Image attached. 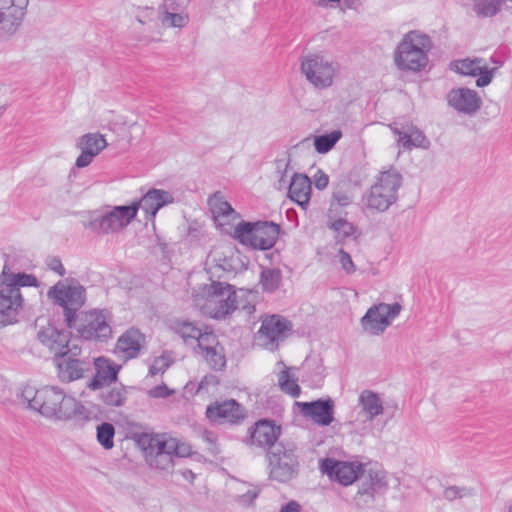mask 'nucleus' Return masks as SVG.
Masks as SVG:
<instances>
[{
    "instance_id": "4468645a",
    "label": "nucleus",
    "mask_w": 512,
    "mask_h": 512,
    "mask_svg": "<svg viewBox=\"0 0 512 512\" xmlns=\"http://www.w3.org/2000/svg\"><path fill=\"white\" fill-rule=\"evenodd\" d=\"M447 104L459 114L474 116L481 108L482 99L477 91L466 88H453L446 96Z\"/></svg>"
},
{
    "instance_id": "393cba45",
    "label": "nucleus",
    "mask_w": 512,
    "mask_h": 512,
    "mask_svg": "<svg viewBox=\"0 0 512 512\" xmlns=\"http://www.w3.org/2000/svg\"><path fill=\"white\" fill-rule=\"evenodd\" d=\"M0 285H5L20 292V287H37L39 281L33 274L14 271L10 259L7 258L0 274Z\"/></svg>"
},
{
    "instance_id": "58836bf2",
    "label": "nucleus",
    "mask_w": 512,
    "mask_h": 512,
    "mask_svg": "<svg viewBox=\"0 0 512 512\" xmlns=\"http://www.w3.org/2000/svg\"><path fill=\"white\" fill-rule=\"evenodd\" d=\"M278 385L284 393L292 397L297 398L301 394V388L298 385L297 380L295 378H291L289 368L287 367L278 374Z\"/></svg>"
},
{
    "instance_id": "7ed1b4c3",
    "label": "nucleus",
    "mask_w": 512,
    "mask_h": 512,
    "mask_svg": "<svg viewBox=\"0 0 512 512\" xmlns=\"http://www.w3.org/2000/svg\"><path fill=\"white\" fill-rule=\"evenodd\" d=\"M402 180V175L397 170L381 172L375 184L362 197L366 208L377 212L387 211L398 199Z\"/></svg>"
},
{
    "instance_id": "f03ea898",
    "label": "nucleus",
    "mask_w": 512,
    "mask_h": 512,
    "mask_svg": "<svg viewBox=\"0 0 512 512\" xmlns=\"http://www.w3.org/2000/svg\"><path fill=\"white\" fill-rule=\"evenodd\" d=\"M433 47L429 35L411 30L403 35L394 50V63L400 71L420 72L429 62L428 54Z\"/></svg>"
},
{
    "instance_id": "49530a36",
    "label": "nucleus",
    "mask_w": 512,
    "mask_h": 512,
    "mask_svg": "<svg viewBox=\"0 0 512 512\" xmlns=\"http://www.w3.org/2000/svg\"><path fill=\"white\" fill-rule=\"evenodd\" d=\"M161 22L168 27L182 28L188 23V15L182 12H176L170 15H162Z\"/></svg>"
},
{
    "instance_id": "f8f14e48",
    "label": "nucleus",
    "mask_w": 512,
    "mask_h": 512,
    "mask_svg": "<svg viewBox=\"0 0 512 512\" xmlns=\"http://www.w3.org/2000/svg\"><path fill=\"white\" fill-rule=\"evenodd\" d=\"M301 71L316 88H328L333 83L334 68L322 56L312 54L304 57L301 61Z\"/></svg>"
},
{
    "instance_id": "0eeeda50",
    "label": "nucleus",
    "mask_w": 512,
    "mask_h": 512,
    "mask_svg": "<svg viewBox=\"0 0 512 512\" xmlns=\"http://www.w3.org/2000/svg\"><path fill=\"white\" fill-rule=\"evenodd\" d=\"M66 326L87 341H106L112 335L110 313L106 309L82 311Z\"/></svg>"
},
{
    "instance_id": "6ab92c4d",
    "label": "nucleus",
    "mask_w": 512,
    "mask_h": 512,
    "mask_svg": "<svg viewBox=\"0 0 512 512\" xmlns=\"http://www.w3.org/2000/svg\"><path fill=\"white\" fill-rule=\"evenodd\" d=\"M481 62V58H465L453 61L450 67L451 70L464 76H479L476 80V86L485 87L492 82L497 67L490 69L487 66H481Z\"/></svg>"
},
{
    "instance_id": "b1692460",
    "label": "nucleus",
    "mask_w": 512,
    "mask_h": 512,
    "mask_svg": "<svg viewBox=\"0 0 512 512\" xmlns=\"http://www.w3.org/2000/svg\"><path fill=\"white\" fill-rule=\"evenodd\" d=\"M393 134L398 136V145L405 150L412 148H427L429 141L424 133L414 125H407L401 128L390 125Z\"/></svg>"
},
{
    "instance_id": "1a4fd4ad",
    "label": "nucleus",
    "mask_w": 512,
    "mask_h": 512,
    "mask_svg": "<svg viewBox=\"0 0 512 512\" xmlns=\"http://www.w3.org/2000/svg\"><path fill=\"white\" fill-rule=\"evenodd\" d=\"M81 353L80 347L72 345L65 353L52 358L57 376L62 383L80 380L91 370V362L88 358L80 357Z\"/></svg>"
},
{
    "instance_id": "79ce46f5",
    "label": "nucleus",
    "mask_w": 512,
    "mask_h": 512,
    "mask_svg": "<svg viewBox=\"0 0 512 512\" xmlns=\"http://www.w3.org/2000/svg\"><path fill=\"white\" fill-rule=\"evenodd\" d=\"M202 356L212 370L222 371L226 367V358L222 346L208 350Z\"/></svg>"
},
{
    "instance_id": "09e8293b",
    "label": "nucleus",
    "mask_w": 512,
    "mask_h": 512,
    "mask_svg": "<svg viewBox=\"0 0 512 512\" xmlns=\"http://www.w3.org/2000/svg\"><path fill=\"white\" fill-rule=\"evenodd\" d=\"M368 481L377 492L386 490L387 481L384 472L370 469L368 471Z\"/></svg>"
},
{
    "instance_id": "603ef678",
    "label": "nucleus",
    "mask_w": 512,
    "mask_h": 512,
    "mask_svg": "<svg viewBox=\"0 0 512 512\" xmlns=\"http://www.w3.org/2000/svg\"><path fill=\"white\" fill-rule=\"evenodd\" d=\"M184 0H164L163 2V13L162 15H170L176 12L184 11L183 7Z\"/></svg>"
},
{
    "instance_id": "6e6d98bb",
    "label": "nucleus",
    "mask_w": 512,
    "mask_h": 512,
    "mask_svg": "<svg viewBox=\"0 0 512 512\" xmlns=\"http://www.w3.org/2000/svg\"><path fill=\"white\" fill-rule=\"evenodd\" d=\"M329 184V176L322 170H318L314 175V185L318 190L325 189Z\"/></svg>"
},
{
    "instance_id": "680f3d73",
    "label": "nucleus",
    "mask_w": 512,
    "mask_h": 512,
    "mask_svg": "<svg viewBox=\"0 0 512 512\" xmlns=\"http://www.w3.org/2000/svg\"><path fill=\"white\" fill-rule=\"evenodd\" d=\"M259 492L256 490H248L246 493L241 495V502L244 504H252L254 500L258 497Z\"/></svg>"
},
{
    "instance_id": "423d86ee",
    "label": "nucleus",
    "mask_w": 512,
    "mask_h": 512,
    "mask_svg": "<svg viewBox=\"0 0 512 512\" xmlns=\"http://www.w3.org/2000/svg\"><path fill=\"white\" fill-rule=\"evenodd\" d=\"M296 452L293 441H280L267 452L271 479L286 483L298 475L300 464Z\"/></svg>"
},
{
    "instance_id": "bb28decb",
    "label": "nucleus",
    "mask_w": 512,
    "mask_h": 512,
    "mask_svg": "<svg viewBox=\"0 0 512 512\" xmlns=\"http://www.w3.org/2000/svg\"><path fill=\"white\" fill-rule=\"evenodd\" d=\"M155 445L157 446V452L154 455V460L151 461V465L162 470L172 466L174 450L177 449V439H166L164 435H160L159 441Z\"/></svg>"
},
{
    "instance_id": "412c9836",
    "label": "nucleus",
    "mask_w": 512,
    "mask_h": 512,
    "mask_svg": "<svg viewBox=\"0 0 512 512\" xmlns=\"http://www.w3.org/2000/svg\"><path fill=\"white\" fill-rule=\"evenodd\" d=\"M107 146L106 139L99 133H87L79 138L78 148L81 154L77 157L75 166L84 168L90 165L93 159Z\"/></svg>"
},
{
    "instance_id": "4be33fe9",
    "label": "nucleus",
    "mask_w": 512,
    "mask_h": 512,
    "mask_svg": "<svg viewBox=\"0 0 512 512\" xmlns=\"http://www.w3.org/2000/svg\"><path fill=\"white\" fill-rule=\"evenodd\" d=\"M173 202L174 197L169 191L152 188L143 195L139 202H133L130 206H136L137 211L142 209L147 219H154L162 207Z\"/></svg>"
},
{
    "instance_id": "a19ab883",
    "label": "nucleus",
    "mask_w": 512,
    "mask_h": 512,
    "mask_svg": "<svg viewBox=\"0 0 512 512\" xmlns=\"http://www.w3.org/2000/svg\"><path fill=\"white\" fill-rule=\"evenodd\" d=\"M115 428L111 423L103 422L97 426L96 437L99 444L106 450L114 446Z\"/></svg>"
},
{
    "instance_id": "e2e57ef3",
    "label": "nucleus",
    "mask_w": 512,
    "mask_h": 512,
    "mask_svg": "<svg viewBox=\"0 0 512 512\" xmlns=\"http://www.w3.org/2000/svg\"><path fill=\"white\" fill-rule=\"evenodd\" d=\"M342 5V10L351 9L358 11L362 6V0H343Z\"/></svg>"
},
{
    "instance_id": "3c124183",
    "label": "nucleus",
    "mask_w": 512,
    "mask_h": 512,
    "mask_svg": "<svg viewBox=\"0 0 512 512\" xmlns=\"http://www.w3.org/2000/svg\"><path fill=\"white\" fill-rule=\"evenodd\" d=\"M339 262L343 270L348 274H352L356 271V267L352 261V258L349 253H347L344 249H340L338 252Z\"/></svg>"
},
{
    "instance_id": "a878e982",
    "label": "nucleus",
    "mask_w": 512,
    "mask_h": 512,
    "mask_svg": "<svg viewBox=\"0 0 512 512\" xmlns=\"http://www.w3.org/2000/svg\"><path fill=\"white\" fill-rule=\"evenodd\" d=\"M311 180L305 174L294 173L288 188V197L306 210L311 198Z\"/></svg>"
},
{
    "instance_id": "cd10ccee",
    "label": "nucleus",
    "mask_w": 512,
    "mask_h": 512,
    "mask_svg": "<svg viewBox=\"0 0 512 512\" xmlns=\"http://www.w3.org/2000/svg\"><path fill=\"white\" fill-rule=\"evenodd\" d=\"M361 325L363 330L370 335H381L390 324L382 315L379 305H374L361 318Z\"/></svg>"
},
{
    "instance_id": "7c9ffc66",
    "label": "nucleus",
    "mask_w": 512,
    "mask_h": 512,
    "mask_svg": "<svg viewBox=\"0 0 512 512\" xmlns=\"http://www.w3.org/2000/svg\"><path fill=\"white\" fill-rule=\"evenodd\" d=\"M327 227L335 233L336 244H344L357 232V227L342 216L328 218Z\"/></svg>"
},
{
    "instance_id": "8fccbe9b",
    "label": "nucleus",
    "mask_w": 512,
    "mask_h": 512,
    "mask_svg": "<svg viewBox=\"0 0 512 512\" xmlns=\"http://www.w3.org/2000/svg\"><path fill=\"white\" fill-rule=\"evenodd\" d=\"M380 307V310L382 311V315L387 318V321H389V324H391V321L396 318L402 309L401 305L397 302L392 304H386V303H380L378 304Z\"/></svg>"
},
{
    "instance_id": "20e7f679",
    "label": "nucleus",
    "mask_w": 512,
    "mask_h": 512,
    "mask_svg": "<svg viewBox=\"0 0 512 512\" xmlns=\"http://www.w3.org/2000/svg\"><path fill=\"white\" fill-rule=\"evenodd\" d=\"M281 227L272 221L242 220L234 228L235 238L255 250H269L277 242Z\"/></svg>"
},
{
    "instance_id": "ddd939ff",
    "label": "nucleus",
    "mask_w": 512,
    "mask_h": 512,
    "mask_svg": "<svg viewBox=\"0 0 512 512\" xmlns=\"http://www.w3.org/2000/svg\"><path fill=\"white\" fill-rule=\"evenodd\" d=\"M320 467L323 473L343 486L351 485L364 473V466L360 463L355 464L330 458L322 459Z\"/></svg>"
},
{
    "instance_id": "c85d7f7f",
    "label": "nucleus",
    "mask_w": 512,
    "mask_h": 512,
    "mask_svg": "<svg viewBox=\"0 0 512 512\" xmlns=\"http://www.w3.org/2000/svg\"><path fill=\"white\" fill-rule=\"evenodd\" d=\"M358 405L365 415V421H373L384 411L379 395L372 390H363L358 398Z\"/></svg>"
},
{
    "instance_id": "c03bdc74",
    "label": "nucleus",
    "mask_w": 512,
    "mask_h": 512,
    "mask_svg": "<svg viewBox=\"0 0 512 512\" xmlns=\"http://www.w3.org/2000/svg\"><path fill=\"white\" fill-rule=\"evenodd\" d=\"M196 341L201 350V354L221 346L218 337L208 326L203 327L201 336H199Z\"/></svg>"
},
{
    "instance_id": "37998d69",
    "label": "nucleus",
    "mask_w": 512,
    "mask_h": 512,
    "mask_svg": "<svg viewBox=\"0 0 512 512\" xmlns=\"http://www.w3.org/2000/svg\"><path fill=\"white\" fill-rule=\"evenodd\" d=\"M160 435H152L148 433L135 434L134 440L137 445L144 451L146 456L154 457L156 454L157 446L155 445L159 441Z\"/></svg>"
},
{
    "instance_id": "4d7b16f0",
    "label": "nucleus",
    "mask_w": 512,
    "mask_h": 512,
    "mask_svg": "<svg viewBox=\"0 0 512 512\" xmlns=\"http://www.w3.org/2000/svg\"><path fill=\"white\" fill-rule=\"evenodd\" d=\"M191 454V447L186 443L177 440V449L174 450V457H187Z\"/></svg>"
},
{
    "instance_id": "aec40b11",
    "label": "nucleus",
    "mask_w": 512,
    "mask_h": 512,
    "mask_svg": "<svg viewBox=\"0 0 512 512\" xmlns=\"http://www.w3.org/2000/svg\"><path fill=\"white\" fill-rule=\"evenodd\" d=\"M300 412L320 426H329L334 420V401L331 398L298 402Z\"/></svg>"
},
{
    "instance_id": "5701e85b",
    "label": "nucleus",
    "mask_w": 512,
    "mask_h": 512,
    "mask_svg": "<svg viewBox=\"0 0 512 512\" xmlns=\"http://www.w3.org/2000/svg\"><path fill=\"white\" fill-rule=\"evenodd\" d=\"M94 365L96 373L87 385L90 390L103 389L116 382L121 366L102 356L94 360Z\"/></svg>"
},
{
    "instance_id": "4c0bfd02",
    "label": "nucleus",
    "mask_w": 512,
    "mask_h": 512,
    "mask_svg": "<svg viewBox=\"0 0 512 512\" xmlns=\"http://www.w3.org/2000/svg\"><path fill=\"white\" fill-rule=\"evenodd\" d=\"M341 138V130H333L330 133L316 136L314 139L315 150L320 154L328 153Z\"/></svg>"
},
{
    "instance_id": "473e14b6",
    "label": "nucleus",
    "mask_w": 512,
    "mask_h": 512,
    "mask_svg": "<svg viewBox=\"0 0 512 512\" xmlns=\"http://www.w3.org/2000/svg\"><path fill=\"white\" fill-rule=\"evenodd\" d=\"M171 330L179 335L184 342L197 340L201 336L202 327L195 322L183 319H174L170 325Z\"/></svg>"
},
{
    "instance_id": "39448f33",
    "label": "nucleus",
    "mask_w": 512,
    "mask_h": 512,
    "mask_svg": "<svg viewBox=\"0 0 512 512\" xmlns=\"http://www.w3.org/2000/svg\"><path fill=\"white\" fill-rule=\"evenodd\" d=\"M47 298L53 305L61 307L66 325H70L86 302V289L75 280L68 284L58 281L47 291Z\"/></svg>"
},
{
    "instance_id": "052dcab7",
    "label": "nucleus",
    "mask_w": 512,
    "mask_h": 512,
    "mask_svg": "<svg viewBox=\"0 0 512 512\" xmlns=\"http://www.w3.org/2000/svg\"><path fill=\"white\" fill-rule=\"evenodd\" d=\"M300 510V504L295 500H291L285 505H283L279 512H300Z\"/></svg>"
},
{
    "instance_id": "0e129e2a",
    "label": "nucleus",
    "mask_w": 512,
    "mask_h": 512,
    "mask_svg": "<svg viewBox=\"0 0 512 512\" xmlns=\"http://www.w3.org/2000/svg\"><path fill=\"white\" fill-rule=\"evenodd\" d=\"M288 165H289L288 163H283L282 161H277V169H278V172L281 173V178L279 180L280 186L282 184L286 183L284 180V176H285V172H286Z\"/></svg>"
},
{
    "instance_id": "de8ad7c7",
    "label": "nucleus",
    "mask_w": 512,
    "mask_h": 512,
    "mask_svg": "<svg viewBox=\"0 0 512 512\" xmlns=\"http://www.w3.org/2000/svg\"><path fill=\"white\" fill-rule=\"evenodd\" d=\"M474 490L467 487L449 486L444 489L443 496L448 501H454L463 497L472 496Z\"/></svg>"
},
{
    "instance_id": "864d4df0",
    "label": "nucleus",
    "mask_w": 512,
    "mask_h": 512,
    "mask_svg": "<svg viewBox=\"0 0 512 512\" xmlns=\"http://www.w3.org/2000/svg\"><path fill=\"white\" fill-rule=\"evenodd\" d=\"M173 390L169 389L166 384L157 385L148 391V395L152 398H167L173 394Z\"/></svg>"
},
{
    "instance_id": "e433bc0d",
    "label": "nucleus",
    "mask_w": 512,
    "mask_h": 512,
    "mask_svg": "<svg viewBox=\"0 0 512 512\" xmlns=\"http://www.w3.org/2000/svg\"><path fill=\"white\" fill-rule=\"evenodd\" d=\"M473 11L479 18L495 16L501 9L503 0H471Z\"/></svg>"
},
{
    "instance_id": "2f4dec72",
    "label": "nucleus",
    "mask_w": 512,
    "mask_h": 512,
    "mask_svg": "<svg viewBox=\"0 0 512 512\" xmlns=\"http://www.w3.org/2000/svg\"><path fill=\"white\" fill-rule=\"evenodd\" d=\"M353 201V195L341 185H337L333 188L331 195L330 205L327 213L328 218L341 216L339 208H345L351 205Z\"/></svg>"
},
{
    "instance_id": "a18cd8bd",
    "label": "nucleus",
    "mask_w": 512,
    "mask_h": 512,
    "mask_svg": "<svg viewBox=\"0 0 512 512\" xmlns=\"http://www.w3.org/2000/svg\"><path fill=\"white\" fill-rule=\"evenodd\" d=\"M22 22L13 21L5 12H0V38L8 39L16 33Z\"/></svg>"
},
{
    "instance_id": "f257e3e1",
    "label": "nucleus",
    "mask_w": 512,
    "mask_h": 512,
    "mask_svg": "<svg viewBox=\"0 0 512 512\" xmlns=\"http://www.w3.org/2000/svg\"><path fill=\"white\" fill-rule=\"evenodd\" d=\"M23 396L29 407L47 418L68 420L76 416L88 418L87 409L76 400L66 395L56 386H45L41 389H26Z\"/></svg>"
},
{
    "instance_id": "5fc2aeb1",
    "label": "nucleus",
    "mask_w": 512,
    "mask_h": 512,
    "mask_svg": "<svg viewBox=\"0 0 512 512\" xmlns=\"http://www.w3.org/2000/svg\"><path fill=\"white\" fill-rule=\"evenodd\" d=\"M46 264L51 271H54L59 276H64L66 270L61 262V259L57 256H50L46 259Z\"/></svg>"
},
{
    "instance_id": "69168bd1",
    "label": "nucleus",
    "mask_w": 512,
    "mask_h": 512,
    "mask_svg": "<svg viewBox=\"0 0 512 512\" xmlns=\"http://www.w3.org/2000/svg\"><path fill=\"white\" fill-rule=\"evenodd\" d=\"M202 438L207 443L215 446V444H216V437H215V434L213 432L205 430L203 432V434H202Z\"/></svg>"
},
{
    "instance_id": "9b49d317",
    "label": "nucleus",
    "mask_w": 512,
    "mask_h": 512,
    "mask_svg": "<svg viewBox=\"0 0 512 512\" xmlns=\"http://www.w3.org/2000/svg\"><path fill=\"white\" fill-rule=\"evenodd\" d=\"M208 294L210 296L208 300L210 316L214 319H224L237 308L236 291L230 284L212 282Z\"/></svg>"
},
{
    "instance_id": "72a5a7b5",
    "label": "nucleus",
    "mask_w": 512,
    "mask_h": 512,
    "mask_svg": "<svg viewBox=\"0 0 512 512\" xmlns=\"http://www.w3.org/2000/svg\"><path fill=\"white\" fill-rule=\"evenodd\" d=\"M29 0H0V12L13 19L22 22L26 14Z\"/></svg>"
},
{
    "instance_id": "c9c22d12",
    "label": "nucleus",
    "mask_w": 512,
    "mask_h": 512,
    "mask_svg": "<svg viewBox=\"0 0 512 512\" xmlns=\"http://www.w3.org/2000/svg\"><path fill=\"white\" fill-rule=\"evenodd\" d=\"M282 281V273L277 268H264L260 273V283L264 292H275Z\"/></svg>"
},
{
    "instance_id": "13d9d810",
    "label": "nucleus",
    "mask_w": 512,
    "mask_h": 512,
    "mask_svg": "<svg viewBox=\"0 0 512 512\" xmlns=\"http://www.w3.org/2000/svg\"><path fill=\"white\" fill-rule=\"evenodd\" d=\"M375 493H378L375 488L369 483V481H364L361 487L358 490V494L360 495H368L373 497Z\"/></svg>"
},
{
    "instance_id": "c756f323",
    "label": "nucleus",
    "mask_w": 512,
    "mask_h": 512,
    "mask_svg": "<svg viewBox=\"0 0 512 512\" xmlns=\"http://www.w3.org/2000/svg\"><path fill=\"white\" fill-rule=\"evenodd\" d=\"M141 337L142 334L138 329L131 328L118 338L116 348L124 353L126 358H135L138 356L141 348Z\"/></svg>"
},
{
    "instance_id": "dca6fc26",
    "label": "nucleus",
    "mask_w": 512,
    "mask_h": 512,
    "mask_svg": "<svg viewBox=\"0 0 512 512\" xmlns=\"http://www.w3.org/2000/svg\"><path fill=\"white\" fill-rule=\"evenodd\" d=\"M282 428L274 420L260 419L249 428L251 445L265 449L267 452L279 442Z\"/></svg>"
},
{
    "instance_id": "ea45409f",
    "label": "nucleus",
    "mask_w": 512,
    "mask_h": 512,
    "mask_svg": "<svg viewBox=\"0 0 512 512\" xmlns=\"http://www.w3.org/2000/svg\"><path fill=\"white\" fill-rule=\"evenodd\" d=\"M208 204L215 217H225L235 212L230 203L224 199L221 192H216L210 197Z\"/></svg>"
},
{
    "instance_id": "774afa93",
    "label": "nucleus",
    "mask_w": 512,
    "mask_h": 512,
    "mask_svg": "<svg viewBox=\"0 0 512 512\" xmlns=\"http://www.w3.org/2000/svg\"><path fill=\"white\" fill-rule=\"evenodd\" d=\"M490 61H491L492 63H494V64L498 65V66H502V65H503V62H502V61H500V60H498V59H496V57H495V56H491V57H490Z\"/></svg>"
},
{
    "instance_id": "338daca9",
    "label": "nucleus",
    "mask_w": 512,
    "mask_h": 512,
    "mask_svg": "<svg viewBox=\"0 0 512 512\" xmlns=\"http://www.w3.org/2000/svg\"><path fill=\"white\" fill-rule=\"evenodd\" d=\"M164 371H165V368H159L156 366V364L151 365L149 368V374L151 376H155L159 373H163Z\"/></svg>"
},
{
    "instance_id": "f704fd0d",
    "label": "nucleus",
    "mask_w": 512,
    "mask_h": 512,
    "mask_svg": "<svg viewBox=\"0 0 512 512\" xmlns=\"http://www.w3.org/2000/svg\"><path fill=\"white\" fill-rule=\"evenodd\" d=\"M100 398L108 407H121L126 403L127 390L123 385L102 390Z\"/></svg>"
},
{
    "instance_id": "f3484780",
    "label": "nucleus",
    "mask_w": 512,
    "mask_h": 512,
    "mask_svg": "<svg viewBox=\"0 0 512 512\" xmlns=\"http://www.w3.org/2000/svg\"><path fill=\"white\" fill-rule=\"evenodd\" d=\"M206 417L211 422L239 424L245 418V410L234 399L214 402L207 406Z\"/></svg>"
},
{
    "instance_id": "6e6552de",
    "label": "nucleus",
    "mask_w": 512,
    "mask_h": 512,
    "mask_svg": "<svg viewBox=\"0 0 512 512\" xmlns=\"http://www.w3.org/2000/svg\"><path fill=\"white\" fill-rule=\"evenodd\" d=\"M136 206H114L111 210L93 216L86 227L98 235L117 233L136 218Z\"/></svg>"
},
{
    "instance_id": "9d476101",
    "label": "nucleus",
    "mask_w": 512,
    "mask_h": 512,
    "mask_svg": "<svg viewBox=\"0 0 512 512\" xmlns=\"http://www.w3.org/2000/svg\"><path fill=\"white\" fill-rule=\"evenodd\" d=\"M293 331L290 320L279 314L268 315L261 321L257 337L262 345L269 350H276L279 342L287 338Z\"/></svg>"
},
{
    "instance_id": "2eb2a0df",
    "label": "nucleus",
    "mask_w": 512,
    "mask_h": 512,
    "mask_svg": "<svg viewBox=\"0 0 512 512\" xmlns=\"http://www.w3.org/2000/svg\"><path fill=\"white\" fill-rule=\"evenodd\" d=\"M37 340L53 354V357L63 354L71 349V333L65 329L57 328L53 323L39 328Z\"/></svg>"
},
{
    "instance_id": "bf43d9fd",
    "label": "nucleus",
    "mask_w": 512,
    "mask_h": 512,
    "mask_svg": "<svg viewBox=\"0 0 512 512\" xmlns=\"http://www.w3.org/2000/svg\"><path fill=\"white\" fill-rule=\"evenodd\" d=\"M218 383V380H217V377L215 375H205L201 381L199 382V387L198 389H203V388H207L208 386L210 385H215Z\"/></svg>"
},
{
    "instance_id": "a211bd4d",
    "label": "nucleus",
    "mask_w": 512,
    "mask_h": 512,
    "mask_svg": "<svg viewBox=\"0 0 512 512\" xmlns=\"http://www.w3.org/2000/svg\"><path fill=\"white\" fill-rule=\"evenodd\" d=\"M21 292L0 285V326L4 327L18 322V315L23 307Z\"/></svg>"
}]
</instances>
